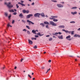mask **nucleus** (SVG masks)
<instances>
[{
    "mask_svg": "<svg viewBox=\"0 0 80 80\" xmlns=\"http://www.w3.org/2000/svg\"><path fill=\"white\" fill-rule=\"evenodd\" d=\"M7 7L9 8H12L13 7V5H11V3L10 2H8L7 4Z\"/></svg>",
    "mask_w": 80,
    "mask_h": 80,
    "instance_id": "f257e3e1",
    "label": "nucleus"
},
{
    "mask_svg": "<svg viewBox=\"0 0 80 80\" xmlns=\"http://www.w3.org/2000/svg\"><path fill=\"white\" fill-rule=\"evenodd\" d=\"M49 23L50 25H52V26H57V24L55 23L52 21H50Z\"/></svg>",
    "mask_w": 80,
    "mask_h": 80,
    "instance_id": "f03ea898",
    "label": "nucleus"
},
{
    "mask_svg": "<svg viewBox=\"0 0 80 80\" xmlns=\"http://www.w3.org/2000/svg\"><path fill=\"white\" fill-rule=\"evenodd\" d=\"M27 22L29 23V25H34V23L30 21L29 20H27Z\"/></svg>",
    "mask_w": 80,
    "mask_h": 80,
    "instance_id": "7ed1b4c3",
    "label": "nucleus"
},
{
    "mask_svg": "<svg viewBox=\"0 0 80 80\" xmlns=\"http://www.w3.org/2000/svg\"><path fill=\"white\" fill-rule=\"evenodd\" d=\"M39 15H40V13H37L34 14V16L35 17H38L39 18L40 17L39 16Z\"/></svg>",
    "mask_w": 80,
    "mask_h": 80,
    "instance_id": "20e7f679",
    "label": "nucleus"
},
{
    "mask_svg": "<svg viewBox=\"0 0 80 80\" xmlns=\"http://www.w3.org/2000/svg\"><path fill=\"white\" fill-rule=\"evenodd\" d=\"M33 16V14H29L26 17L27 18H30V17H32Z\"/></svg>",
    "mask_w": 80,
    "mask_h": 80,
    "instance_id": "39448f33",
    "label": "nucleus"
},
{
    "mask_svg": "<svg viewBox=\"0 0 80 80\" xmlns=\"http://www.w3.org/2000/svg\"><path fill=\"white\" fill-rule=\"evenodd\" d=\"M70 37L71 36L70 35L66 37V39H67L68 40L70 41L71 39H70Z\"/></svg>",
    "mask_w": 80,
    "mask_h": 80,
    "instance_id": "423d86ee",
    "label": "nucleus"
},
{
    "mask_svg": "<svg viewBox=\"0 0 80 80\" xmlns=\"http://www.w3.org/2000/svg\"><path fill=\"white\" fill-rule=\"evenodd\" d=\"M18 4H20L22 6V7H25V4L23 3L18 2Z\"/></svg>",
    "mask_w": 80,
    "mask_h": 80,
    "instance_id": "0eeeda50",
    "label": "nucleus"
},
{
    "mask_svg": "<svg viewBox=\"0 0 80 80\" xmlns=\"http://www.w3.org/2000/svg\"><path fill=\"white\" fill-rule=\"evenodd\" d=\"M59 28H65V26L63 25L59 26H58Z\"/></svg>",
    "mask_w": 80,
    "mask_h": 80,
    "instance_id": "6e6552de",
    "label": "nucleus"
},
{
    "mask_svg": "<svg viewBox=\"0 0 80 80\" xmlns=\"http://www.w3.org/2000/svg\"><path fill=\"white\" fill-rule=\"evenodd\" d=\"M55 17H56V18H57V17H56V16H51V18H49L50 19V20H53L55 18Z\"/></svg>",
    "mask_w": 80,
    "mask_h": 80,
    "instance_id": "1a4fd4ad",
    "label": "nucleus"
},
{
    "mask_svg": "<svg viewBox=\"0 0 80 80\" xmlns=\"http://www.w3.org/2000/svg\"><path fill=\"white\" fill-rule=\"evenodd\" d=\"M28 42L29 44H31V45H32V44H33V42L29 39H28Z\"/></svg>",
    "mask_w": 80,
    "mask_h": 80,
    "instance_id": "9d476101",
    "label": "nucleus"
},
{
    "mask_svg": "<svg viewBox=\"0 0 80 80\" xmlns=\"http://www.w3.org/2000/svg\"><path fill=\"white\" fill-rule=\"evenodd\" d=\"M58 38H59V39H63V36L61 35V36H58Z\"/></svg>",
    "mask_w": 80,
    "mask_h": 80,
    "instance_id": "9b49d317",
    "label": "nucleus"
},
{
    "mask_svg": "<svg viewBox=\"0 0 80 80\" xmlns=\"http://www.w3.org/2000/svg\"><path fill=\"white\" fill-rule=\"evenodd\" d=\"M57 6L58 7L60 8V7H63V5H62L60 4H58Z\"/></svg>",
    "mask_w": 80,
    "mask_h": 80,
    "instance_id": "f8f14e48",
    "label": "nucleus"
},
{
    "mask_svg": "<svg viewBox=\"0 0 80 80\" xmlns=\"http://www.w3.org/2000/svg\"><path fill=\"white\" fill-rule=\"evenodd\" d=\"M44 24H45V25H50V24H49V22H47V21L44 22Z\"/></svg>",
    "mask_w": 80,
    "mask_h": 80,
    "instance_id": "ddd939ff",
    "label": "nucleus"
},
{
    "mask_svg": "<svg viewBox=\"0 0 80 80\" xmlns=\"http://www.w3.org/2000/svg\"><path fill=\"white\" fill-rule=\"evenodd\" d=\"M37 35H39V36L40 37H41V36H42V35H43V34H40V32H38V33L36 34Z\"/></svg>",
    "mask_w": 80,
    "mask_h": 80,
    "instance_id": "4468645a",
    "label": "nucleus"
},
{
    "mask_svg": "<svg viewBox=\"0 0 80 80\" xmlns=\"http://www.w3.org/2000/svg\"><path fill=\"white\" fill-rule=\"evenodd\" d=\"M32 32L33 33L36 34V31L34 30H32Z\"/></svg>",
    "mask_w": 80,
    "mask_h": 80,
    "instance_id": "2eb2a0df",
    "label": "nucleus"
},
{
    "mask_svg": "<svg viewBox=\"0 0 80 80\" xmlns=\"http://www.w3.org/2000/svg\"><path fill=\"white\" fill-rule=\"evenodd\" d=\"M41 15L42 17H45V14L43 13H42L41 14Z\"/></svg>",
    "mask_w": 80,
    "mask_h": 80,
    "instance_id": "dca6fc26",
    "label": "nucleus"
},
{
    "mask_svg": "<svg viewBox=\"0 0 80 80\" xmlns=\"http://www.w3.org/2000/svg\"><path fill=\"white\" fill-rule=\"evenodd\" d=\"M40 25H42V27H45V24H43V23H41L40 24Z\"/></svg>",
    "mask_w": 80,
    "mask_h": 80,
    "instance_id": "f3484780",
    "label": "nucleus"
},
{
    "mask_svg": "<svg viewBox=\"0 0 80 80\" xmlns=\"http://www.w3.org/2000/svg\"><path fill=\"white\" fill-rule=\"evenodd\" d=\"M73 37H78V34H75L74 36H73Z\"/></svg>",
    "mask_w": 80,
    "mask_h": 80,
    "instance_id": "a211bd4d",
    "label": "nucleus"
},
{
    "mask_svg": "<svg viewBox=\"0 0 80 80\" xmlns=\"http://www.w3.org/2000/svg\"><path fill=\"white\" fill-rule=\"evenodd\" d=\"M31 39L32 40H37V38H32Z\"/></svg>",
    "mask_w": 80,
    "mask_h": 80,
    "instance_id": "6ab92c4d",
    "label": "nucleus"
},
{
    "mask_svg": "<svg viewBox=\"0 0 80 80\" xmlns=\"http://www.w3.org/2000/svg\"><path fill=\"white\" fill-rule=\"evenodd\" d=\"M71 13L72 14V15H75V14H77V12H72Z\"/></svg>",
    "mask_w": 80,
    "mask_h": 80,
    "instance_id": "aec40b11",
    "label": "nucleus"
},
{
    "mask_svg": "<svg viewBox=\"0 0 80 80\" xmlns=\"http://www.w3.org/2000/svg\"><path fill=\"white\" fill-rule=\"evenodd\" d=\"M26 10H22V12L23 13H26Z\"/></svg>",
    "mask_w": 80,
    "mask_h": 80,
    "instance_id": "412c9836",
    "label": "nucleus"
},
{
    "mask_svg": "<svg viewBox=\"0 0 80 80\" xmlns=\"http://www.w3.org/2000/svg\"><path fill=\"white\" fill-rule=\"evenodd\" d=\"M77 8L76 7H73L72 8V9H77Z\"/></svg>",
    "mask_w": 80,
    "mask_h": 80,
    "instance_id": "4be33fe9",
    "label": "nucleus"
},
{
    "mask_svg": "<svg viewBox=\"0 0 80 80\" xmlns=\"http://www.w3.org/2000/svg\"><path fill=\"white\" fill-rule=\"evenodd\" d=\"M51 1L53 2H57V1L55 0H51Z\"/></svg>",
    "mask_w": 80,
    "mask_h": 80,
    "instance_id": "5701e85b",
    "label": "nucleus"
},
{
    "mask_svg": "<svg viewBox=\"0 0 80 80\" xmlns=\"http://www.w3.org/2000/svg\"><path fill=\"white\" fill-rule=\"evenodd\" d=\"M9 12H14V10H13V9H12L11 10H10L9 11Z\"/></svg>",
    "mask_w": 80,
    "mask_h": 80,
    "instance_id": "b1692460",
    "label": "nucleus"
},
{
    "mask_svg": "<svg viewBox=\"0 0 80 80\" xmlns=\"http://www.w3.org/2000/svg\"><path fill=\"white\" fill-rule=\"evenodd\" d=\"M26 28H28V29H30V27H29V26H26Z\"/></svg>",
    "mask_w": 80,
    "mask_h": 80,
    "instance_id": "393cba45",
    "label": "nucleus"
},
{
    "mask_svg": "<svg viewBox=\"0 0 80 80\" xmlns=\"http://www.w3.org/2000/svg\"><path fill=\"white\" fill-rule=\"evenodd\" d=\"M46 28H49V27H48V25H46Z\"/></svg>",
    "mask_w": 80,
    "mask_h": 80,
    "instance_id": "a878e982",
    "label": "nucleus"
},
{
    "mask_svg": "<svg viewBox=\"0 0 80 80\" xmlns=\"http://www.w3.org/2000/svg\"><path fill=\"white\" fill-rule=\"evenodd\" d=\"M53 21L54 22H57L58 21V20L54 19L53 20Z\"/></svg>",
    "mask_w": 80,
    "mask_h": 80,
    "instance_id": "bb28decb",
    "label": "nucleus"
},
{
    "mask_svg": "<svg viewBox=\"0 0 80 80\" xmlns=\"http://www.w3.org/2000/svg\"><path fill=\"white\" fill-rule=\"evenodd\" d=\"M27 33L28 34H30V31H27Z\"/></svg>",
    "mask_w": 80,
    "mask_h": 80,
    "instance_id": "cd10ccee",
    "label": "nucleus"
},
{
    "mask_svg": "<svg viewBox=\"0 0 80 80\" xmlns=\"http://www.w3.org/2000/svg\"><path fill=\"white\" fill-rule=\"evenodd\" d=\"M33 48L35 49L37 48V46H35L33 47Z\"/></svg>",
    "mask_w": 80,
    "mask_h": 80,
    "instance_id": "c85d7f7f",
    "label": "nucleus"
},
{
    "mask_svg": "<svg viewBox=\"0 0 80 80\" xmlns=\"http://www.w3.org/2000/svg\"><path fill=\"white\" fill-rule=\"evenodd\" d=\"M19 17H23V14H22L21 13L19 15Z\"/></svg>",
    "mask_w": 80,
    "mask_h": 80,
    "instance_id": "c756f323",
    "label": "nucleus"
},
{
    "mask_svg": "<svg viewBox=\"0 0 80 80\" xmlns=\"http://www.w3.org/2000/svg\"><path fill=\"white\" fill-rule=\"evenodd\" d=\"M52 38H50L49 39V41H52Z\"/></svg>",
    "mask_w": 80,
    "mask_h": 80,
    "instance_id": "7c9ffc66",
    "label": "nucleus"
},
{
    "mask_svg": "<svg viewBox=\"0 0 80 80\" xmlns=\"http://www.w3.org/2000/svg\"><path fill=\"white\" fill-rule=\"evenodd\" d=\"M28 77H29V78H32V76H30V75L29 74H28Z\"/></svg>",
    "mask_w": 80,
    "mask_h": 80,
    "instance_id": "2f4dec72",
    "label": "nucleus"
},
{
    "mask_svg": "<svg viewBox=\"0 0 80 80\" xmlns=\"http://www.w3.org/2000/svg\"><path fill=\"white\" fill-rule=\"evenodd\" d=\"M5 15L6 17H7V16H8V14L7 13H5Z\"/></svg>",
    "mask_w": 80,
    "mask_h": 80,
    "instance_id": "473e14b6",
    "label": "nucleus"
},
{
    "mask_svg": "<svg viewBox=\"0 0 80 80\" xmlns=\"http://www.w3.org/2000/svg\"><path fill=\"white\" fill-rule=\"evenodd\" d=\"M15 23V20H13L12 22V24H13V23Z\"/></svg>",
    "mask_w": 80,
    "mask_h": 80,
    "instance_id": "72a5a7b5",
    "label": "nucleus"
},
{
    "mask_svg": "<svg viewBox=\"0 0 80 80\" xmlns=\"http://www.w3.org/2000/svg\"><path fill=\"white\" fill-rule=\"evenodd\" d=\"M22 22H23V23H26L25 21H24V20H22Z\"/></svg>",
    "mask_w": 80,
    "mask_h": 80,
    "instance_id": "f704fd0d",
    "label": "nucleus"
},
{
    "mask_svg": "<svg viewBox=\"0 0 80 80\" xmlns=\"http://www.w3.org/2000/svg\"><path fill=\"white\" fill-rule=\"evenodd\" d=\"M73 34H74V31H72L71 32V35H73Z\"/></svg>",
    "mask_w": 80,
    "mask_h": 80,
    "instance_id": "c9c22d12",
    "label": "nucleus"
},
{
    "mask_svg": "<svg viewBox=\"0 0 80 80\" xmlns=\"http://www.w3.org/2000/svg\"><path fill=\"white\" fill-rule=\"evenodd\" d=\"M70 23H75V22L74 21H71L70 22Z\"/></svg>",
    "mask_w": 80,
    "mask_h": 80,
    "instance_id": "e433bc0d",
    "label": "nucleus"
},
{
    "mask_svg": "<svg viewBox=\"0 0 80 80\" xmlns=\"http://www.w3.org/2000/svg\"><path fill=\"white\" fill-rule=\"evenodd\" d=\"M26 13H29V11H26Z\"/></svg>",
    "mask_w": 80,
    "mask_h": 80,
    "instance_id": "4c0bfd02",
    "label": "nucleus"
},
{
    "mask_svg": "<svg viewBox=\"0 0 80 80\" xmlns=\"http://www.w3.org/2000/svg\"><path fill=\"white\" fill-rule=\"evenodd\" d=\"M16 7H17V8H19V6L18 5V4H16Z\"/></svg>",
    "mask_w": 80,
    "mask_h": 80,
    "instance_id": "58836bf2",
    "label": "nucleus"
},
{
    "mask_svg": "<svg viewBox=\"0 0 80 80\" xmlns=\"http://www.w3.org/2000/svg\"><path fill=\"white\" fill-rule=\"evenodd\" d=\"M13 14L15 15H17V13L16 12H15L13 13Z\"/></svg>",
    "mask_w": 80,
    "mask_h": 80,
    "instance_id": "ea45409f",
    "label": "nucleus"
},
{
    "mask_svg": "<svg viewBox=\"0 0 80 80\" xmlns=\"http://www.w3.org/2000/svg\"><path fill=\"white\" fill-rule=\"evenodd\" d=\"M65 32H66V33H68V31L66 30L65 31Z\"/></svg>",
    "mask_w": 80,
    "mask_h": 80,
    "instance_id": "a19ab883",
    "label": "nucleus"
},
{
    "mask_svg": "<svg viewBox=\"0 0 80 80\" xmlns=\"http://www.w3.org/2000/svg\"><path fill=\"white\" fill-rule=\"evenodd\" d=\"M35 37L36 38H38V35H35Z\"/></svg>",
    "mask_w": 80,
    "mask_h": 80,
    "instance_id": "79ce46f5",
    "label": "nucleus"
},
{
    "mask_svg": "<svg viewBox=\"0 0 80 80\" xmlns=\"http://www.w3.org/2000/svg\"><path fill=\"white\" fill-rule=\"evenodd\" d=\"M11 17V14H10V15L8 16V18H10Z\"/></svg>",
    "mask_w": 80,
    "mask_h": 80,
    "instance_id": "37998d69",
    "label": "nucleus"
},
{
    "mask_svg": "<svg viewBox=\"0 0 80 80\" xmlns=\"http://www.w3.org/2000/svg\"><path fill=\"white\" fill-rule=\"evenodd\" d=\"M23 60H24V59H23V58H22L21 59V62H22V61Z\"/></svg>",
    "mask_w": 80,
    "mask_h": 80,
    "instance_id": "c03bdc74",
    "label": "nucleus"
},
{
    "mask_svg": "<svg viewBox=\"0 0 80 80\" xmlns=\"http://www.w3.org/2000/svg\"><path fill=\"white\" fill-rule=\"evenodd\" d=\"M23 31H25V32H27V30H26V29H24L23 30Z\"/></svg>",
    "mask_w": 80,
    "mask_h": 80,
    "instance_id": "a18cd8bd",
    "label": "nucleus"
},
{
    "mask_svg": "<svg viewBox=\"0 0 80 80\" xmlns=\"http://www.w3.org/2000/svg\"><path fill=\"white\" fill-rule=\"evenodd\" d=\"M20 2L22 3H23V2H24V1H21Z\"/></svg>",
    "mask_w": 80,
    "mask_h": 80,
    "instance_id": "49530a36",
    "label": "nucleus"
},
{
    "mask_svg": "<svg viewBox=\"0 0 80 80\" xmlns=\"http://www.w3.org/2000/svg\"><path fill=\"white\" fill-rule=\"evenodd\" d=\"M45 68V67H42V69H44Z\"/></svg>",
    "mask_w": 80,
    "mask_h": 80,
    "instance_id": "de8ad7c7",
    "label": "nucleus"
},
{
    "mask_svg": "<svg viewBox=\"0 0 80 80\" xmlns=\"http://www.w3.org/2000/svg\"><path fill=\"white\" fill-rule=\"evenodd\" d=\"M34 4H35V3H34V2H33L32 3L31 5H34Z\"/></svg>",
    "mask_w": 80,
    "mask_h": 80,
    "instance_id": "09e8293b",
    "label": "nucleus"
},
{
    "mask_svg": "<svg viewBox=\"0 0 80 80\" xmlns=\"http://www.w3.org/2000/svg\"><path fill=\"white\" fill-rule=\"evenodd\" d=\"M46 37H50V35H48L46 36Z\"/></svg>",
    "mask_w": 80,
    "mask_h": 80,
    "instance_id": "8fccbe9b",
    "label": "nucleus"
},
{
    "mask_svg": "<svg viewBox=\"0 0 80 80\" xmlns=\"http://www.w3.org/2000/svg\"><path fill=\"white\" fill-rule=\"evenodd\" d=\"M62 31H63V32H65L66 30L65 29H62Z\"/></svg>",
    "mask_w": 80,
    "mask_h": 80,
    "instance_id": "3c124183",
    "label": "nucleus"
},
{
    "mask_svg": "<svg viewBox=\"0 0 80 80\" xmlns=\"http://www.w3.org/2000/svg\"><path fill=\"white\" fill-rule=\"evenodd\" d=\"M58 33H59V35H61V34H62V32H59Z\"/></svg>",
    "mask_w": 80,
    "mask_h": 80,
    "instance_id": "603ef678",
    "label": "nucleus"
},
{
    "mask_svg": "<svg viewBox=\"0 0 80 80\" xmlns=\"http://www.w3.org/2000/svg\"><path fill=\"white\" fill-rule=\"evenodd\" d=\"M48 62H49V63H50V62H51V60H49L48 61Z\"/></svg>",
    "mask_w": 80,
    "mask_h": 80,
    "instance_id": "864d4df0",
    "label": "nucleus"
},
{
    "mask_svg": "<svg viewBox=\"0 0 80 80\" xmlns=\"http://www.w3.org/2000/svg\"><path fill=\"white\" fill-rule=\"evenodd\" d=\"M68 33H71V31H68Z\"/></svg>",
    "mask_w": 80,
    "mask_h": 80,
    "instance_id": "5fc2aeb1",
    "label": "nucleus"
},
{
    "mask_svg": "<svg viewBox=\"0 0 80 80\" xmlns=\"http://www.w3.org/2000/svg\"><path fill=\"white\" fill-rule=\"evenodd\" d=\"M48 71H49V70H48H48H47V72H46V73H48Z\"/></svg>",
    "mask_w": 80,
    "mask_h": 80,
    "instance_id": "6e6d98bb",
    "label": "nucleus"
},
{
    "mask_svg": "<svg viewBox=\"0 0 80 80\" xmlns=\"http://www.w3.org/2000/svg\"><path fill=\"white\" fill-rule=\"evenodd\" d=\"M45 17H46L47 18H48V16H47V15H46Z\"/></svg>",
    "mask_w": 80,
    "mask_h": 80,
    "instance_id": "4d7b16f0",
    "label": "nucleus"
},
{
    "mask_svg": "<svg viewBox=\"0 0 80 80\" xmlns=\"http://www.w3.org/2000/svg\"><path fill=\"white\" fill-rule=\"evenodd\" d=\"M55 34H56H56H58V32H55Z\"/></svg>",
    "mask_w": 80,
    "mask_h": 80,
    "instance_id": "13d9d810",
    "label": "nucleus"
},
{
    "mask_svg": "<svg viewBox=\"0 0 80 80\" xmlns=\"http://www.w3.org/2000/svg\"><path fill=\"white\" fill-rule=\"evenodd\" d=\"M78 31L80 30V28H79L78 29Z\"/></svg>",
    "mask_w": 80,
    "mask_h": 80,
    "instance_id": "bf43d9fd",
    "label": "nucleus"
},
{
    "mask_svg": "<svg viewBox=\"0 0 80 80\" xmlns=\"http://www.w3.org/2000/svg\"><path fill=\"white\" fill-rule=\"evenodd\" d=\"M16 68H17V67H15L14 68V69H15Z\"/></svg>",
    "mask_w": 80,
    "mask_h": 80,
    "instance_id": "052dcab7",
    "label": "nucleus"
},
{
    "mask_svg": "<svg viewBox=\"0 0 80 80\" xmlns=\"http://www.w3.org/2000/svg\"><path fill=\"white\" fill-rule=\"evenodd\" d=\"M14 10L15 12H16L17 11V10H16V9H14Z\"/></svg>",
    "mask_w": 80,
    "mask_h": 80,
    "instance_id": "680f3d73",
    "label": "nucleus"
},
{
    "mask_svg": "<svg viewBox=\"0 0 80 80\" xmlns=\"http://www.w3.org/2000/svg\"><path fill=\"white\" fill-rule=\"evenodd\" d=\"M53 35H56V34H55H55H53Z\"/></svg>",
    "mask_w": 80,
    "mask_h": 80,
    "instance_id": "e2e57ef3",
    "label": "nucleus"
},
{
    "mask_svg": "<svg viewBox=\"0 0 80 80\" xmlns=\"http://www.w3.org/2000/svg\"><path fill=\"white\" fill-rule=\"evenodd\" d=\"M32 75H33V74H34V73H33V72H32Z\"/></svg>",
    "mask_w": 80,
    "mask_h": 80,
    "instance_id": "0e129e2a",
    "label": "nucleus"
},
{
    "mask_svg": "<svg viewBox=\"0 0 80 80\" xmlns=\"http://www.w3.org/2000/svg\"><path fill=\"white\" fill-rule=\"evenodd\" d=\"M78 37H80V35H78Z\"/></svg>",
    "mask_w": 80,
    "mask_h": 80,
    "instance_id": "69168bd1",
    "label": "nucleus"
},
{
    "mask_svg": "<svg viewBox=\"0 0 80 80\" xmlns=\"http://www.w3.org/2000/svg\"><path fill=\"white\" fill-rule=\"evenodd\" d=\"M10 26V25L9 24H8V27H9Z\"/></svg>",
    "mask_w": 80,
    "mask_h": 80,
    "instance_id": "338daca9",
    "label": "nucleus"
},
{
    "mask_svg": "<svg viewBox=\"0 0 80 80\" xmlns=\"http://www.w3.org/2000/svg\"><path fill=\"white\" fill-rule=\"evenodd\" d=\"M61 3H62L63 4V3H64V2H62Z\"/></svg>",
    "mask_w": 80,
    "mask_h": 80,
    "instance_id": "774afa93",
    "label": "nucleus"
}]
</instances>
